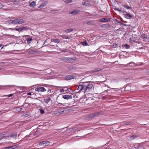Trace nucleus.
Wrapping results in <instances>:
<instances>
[{"instance_id":"13d9d810","label":"nucleus","mask_w":149,"mask_h":149,"mask_svg":"<svg viewBox=\"0 0 149 149\" xmlns=\"http://www.w3.org/2000/svg\"><path fill=\"white\" fill-rule=\"evenodd\" d=\"M122 25H126V24H123L122 23Z\"/></svg>"},{"instance_id":"f3484780","label":"nucleus","mask_w":149,"mask_h":149,"mask_svg":"<svg viewBox=\"0 0 149 149\" xmlns=\"http://www.w3.org/2000/svg\"><path fill=\"white\" fill-rule=\"evenodd\" d=\"M64 111V110H63V109H61L58 111H56V113H58V115H61L63 113Z\"/></svg>"},{"instance_id":"2eb2a0df","label":"nucleus","mask_w":149,"mask_h":149,"mask_svg":"<svg viewBox=\"0 0 149 149\" xmlns=\"http://www.w3.org/2000/svg\"><path fill=\"white\" fill-rule=\"evenodd\" d=\"M110 26V25L109 24H104L103 25L102 27L104 29L108 28Z\"/></svg>"},{"instance_id":"a18cd8bd","label":"nucleus","mask_w":149,"mask_h":149,"mask_svg":"<svg viewBox=\"0 0 149 149\" xmlns=\"http://www.w3.org/2000/svg\"><path fill=\"white\" fill-rule=\"evenodd\" d=\"M86 2H88V1H86L85 2H83L82 3V4L83 5H85L86 3Z\"/></svg>"},{"instance_id":"72a5a7b5","label":"nucleus","mask_w":149,"mask_h":149,"mask_svg":"<svg viewBox=\"0 0 149 149\" xmlns=\"http://www.w3.org/2000/svg\"><path fill=\"white\" fill-rule=\"evenodd\" d=\"M36 52L34 50L30 51L29 52L31 54H34Z\"/></svg>"},{"instance_id":"a19ab883","label":"nucleus","mask_w":149,"mask_h":149,"mask_svg":"<svg viewBox=\"0 0 149 149\" xmlns=\"http://www.w3.org/2000/svg\"><path fill=\"white\" fill-rule=\"evenodd\" d=\"M8 22L10 24H12V20H10L8 21Z\"/></svg>"},{"instance_id":"774afa93","label":"nucleus","mask_w":149,"mask_h":149,"mask_svg":"<svg viewBox=\"0 0 149 149\" xmlns=\"http://www.w3.org/2000/svg\"><path fill=\"white\" fill-rule=\"evenodd\" d=\"M1 70V68H0V70Z\"/></svg>"},{"instance_id":"338daca9","label":"nucleus","mask_w":149,"mask_h":149,"mask_svg":"<svg viewBox=\"0 0 149 149\" xmlns=\"http://www.w3.org/2000/svg\"><path fill=\"white\" fill-rule=\"evenodd\" d=\"M3 48V47H2V48H1V49H2V48Z\"/></svg>"},{"instance_id":"aec40b11","label":"nucleus","mask_w":149,"mask_h":149,"mask_svg":"<svg viewBox=\"0 0 149 149\" xmlns=\"http://www.w3.org/2000/svg\"><path fill=\"white\" fill-rule=\"evenodd\" d=\"M51 99L50 97H47L45 99V103H48L51 100Z\"/></svg>"},{"instance_id":"a878e982","label":"nucleus","mask_w":149,"mask_h":149,"mask_svg":"<svg viewBox=\"0 0 149 149\" xmlns=\"http://www.w3.org/2000/svg\"><path fill=\"white\" fill-rule=\"evenodd\" d=\"M14 30L17 31H18L19 32H21L22 31L21 28H15L14 29Z\"/></svg>"},{"instance_id":"c03bdc74","label":"nucleus","mask_w":149,"mask_h":149,"mask_svg":"<svg viewBox=\"0 0 149 149\" xmlns=\"http://www.w3.org/2000/svg\"><path fill=\"white\" fill-rule=\"evenodd\" d=\"M13 95V94H11L10 95H7V96H8V97H11Z\"/></svg>"},{"instance_id":"20e7f679","label":"nucleus","mask_w":149,"mask_h":149,"mask_svg":"<svg viewBox=\"0 0 149 149\" xmlns=\"http://www.w3.org/2000/svg\"><path fill=\"white\" fill-rule=\"evenodd\" d=\"M17 136V134L16 133L13 132L11 133L9 136L8 137H5V138H6L7 139H10L11 138H12L13 139H15L16 138Z\"/></svg>"},{"instance_id":"423d86ee","label":"nucleus","mask_w":149,"mask_h":149,"mask_svg":"<svg viewBox=\"0 0 149 149\" xmlns=\"http://www.w3.org/2000/svg\"><path fill=\"white\" fill-rule=\"evenodd\" d=\"M35 91L38 92H44L46 91V89L44 87H39L36 88L35 89Z\"/></svg>"},{"instance_id":"f8f14e48","label":"nucleus","mask_w":149,"mask_h":149,"mask_svg":"<svg viewBox=\"0 0 149 149\" xmlns=\"http://www.w3.org/2000/svg\"><path fill=\"white\" fill-rule=\"evenodd\" d=\"M51 42L57 43H58L60 42V40L59 39L52 38L51 39Z\"/></svg>"},{"instance_id":"1a4fd4ad","label":"nucleus","mask_w":149,"mask_h":149,"mask_svg":"<svg viewBox=\"0 0 149 149\" xmlns=\"http://www.w3.org/2000/svg\"><path fill=\"white\" fill-rule=\"evenodd\" d=\"M18 145H17L14 146L4 147L1 149H16L18 148Z\"/></svg>"},{"instance_id":"0eeeda50","label":"nucleus","mask_w":149,"mask_h":149,"mask_svg":"<svg viewBox=\"0 0 149 149\" xmlns=\"http://www.w3.org/2000/svg\"><path fill=\"white\" fill-rule=\"evenodd\" d=\"M73 96L72 94H70V95H65L62 96V97L64 99L68 100L69 99H71L72 98Z\"/></svg>"},{"instance_id":"8fccbe9b","label":"nucleus","mask_w":149,"mask_h":149,"mask_svg":"<svg viewBox=\"0 0 149 149\" xmlns=\"http://www.w3.org/2000/svg\"><path fill=\"white\" fill-rule=\"evenodd\" d=\"M64 89H63L61 90V91H60V92L61 93L64 92Z\"/></svg>"},{"instance_id":"b1692460","label":"nucleus","mask_w":149,"mask_h":149,"mask_svg":"<svg viewBox=\"0 0 149 149\" xmlns=\"http://www.w3.org/2000/svg\"><path fill=\"white\" fill-rule=\"evenodd\" d=\"M21 31L24 30H26L28 29V27L27 26H22L21 28Z\"/></svg>"},{"instance_id":"ea45409f","label":"nucleus","mask_w":149,"mask_h":149,"mask_svg":"<svg viewBox=\"0 0 149 149\" xmlns=\"http://www.w3.org/2000/svg\"><path fill=\"white\" fill-rule=\"evenodd\" d=\"M120 12H121L122 13H127L126 12H125L124 10H121H121H120Z\"/></svg>"},{"instance_id":"4c0bfd02","label":"nucleus","mask_w":149,"mask_h":149,"mask_svg":"<svg viewBox=\"0 0 149 149\" xmlns=\"http://www.w3.org/2000/svg\"><path fill=\"white\" fill-rule=\"evenodd\" d=\"M92 23H93V22L92 21H90V22H87V24H89V25H90V24H91Z\"/></svg>"},{"instance_id":"393cba45","label":"nucleus","mask_w":149,"mask_h":149,"mask_svg":"<svg viewBox=\"0 0 149 149\" xmlns=\"http://www.w3.org/2000/svg\"><path fill=\"white\" fill-rule=\"evenodd\" d=\"M17 19H15L14 20H12V24H17Z\"/></svg>"},{"instance_id":"6e6d98bb","label":"nucleus","mask_w":149,"mask_h":149,"mask_svg":"<svg viewBox=\"0 0 149 149\" xmlns=\"http://www.w3.org/2000/svg\"><path fill=\"white\" fill-rule=\"evenodd\" d=\"M107 91H108L107 90H105L104 92H102V93H105L106 92H107ZM103 94H104L103 93Z\"/></svg>"},{"instance_id":"603ef678","label":"nucleus","mask_w":149,"mask_h":149,"mask_svg":"<svg viewBox=\"0 0 149 149\" xmlns=\"http://www.w3.org/2000/svg\"><path fill=\"white\" fill-rule=\"evenodd\" d=\"M52 13H55L56 11L55 10H52Z\"/></svg>"},{"instance_id":"09e8293b","label":"nucleus","mask_w":149,"mask_h":149,"mask_svg":"<svg viewBox=\"0 0 149 149\" xmlns=\"http://www.w3.org/2000/svg\"><path fill=\"white\" fill-rule=\"evenodd\" d=\"M4 137V138H5V136H2V137H0V140L3 139Z\"/></svg>"},{"instance_id":"7c9ffc66","label":"nucleus","mask_w":149,"mask_h":149,"mask_svg":"<svg viewBox=\"0 0 149 149\" xmlns=\"http://www.w3.org/2000/svg\"><path fill=\"white\" fill-rule=\"evenodd\" d=\"M23 107H24V108H26L28 106V104L27 103H25V104H24L23 105Z\"/></svg>"},{"instance_id":"58836bf2","label":"nucleus","mask_w":149,"mask_h":149,"mask_svg":"<svg viewBox=\"0 0 149 149\" xmlns=\"http://www.w3.org/2000/svg\"><path fill=\"white\" fill-rule=\"evenodd\" d=\"M132 63L134 64V63L133 62H130V63H128L126 65H125V66H128V65H130V64H132Z\"/></svg>"},{"instance_id":"f704fd0d","label":"nucleus","mask_w":149,"mask_h":149,"mask_svg":"<svg viewBox=\"0 0 149 149\" xmlns=\"http://www.w3.org/2000/svg\"><path fill=\"white\" fill-rule=\"evenodd\" d=\"M39 144L40 145H44L45 144H44V141H42V142H39Z\"/></svg>"},{"instance_id":"4d7b16f0","label":"nucleus","mask_w":149,"mask_h":149,"mask_svg":"<svg viewBox=\"0 0 149 149\" xmlns=\"http://www.w3.org/2000/svg\"><path fill=\"white\" fill-rule=\"evenodd\" d=\"M117 20V22H118V23H121L120 22H119V21H118V20Z\"/></svg>"},{"instance_id":"4be33fe9","label":"nucleus","mask_w":149,"mask_h":149,"mask_svg":"<svg viewBox=\"0 0 149 149\" xmlns=\"http://www.w3.org/2000/svg\"><path fill=\"white\" fill-rule=\"evenodd\" d=\"M60 36L64 39H70L69 37V36H67L66 35L64 34L61 35Z\"/></svg>"},{"instance_id":"de8ad7c7","label":"nucleus","mask_w":149,"mask_h":149,"mask_svg":"<svg viewBox=\"0 0 149 149\" xmlns=\"http://www.w3.org/2000/svg\"><path fill=\"white\" fill-rule=\"evenodd\" d=\"M4 137V138H5V136H2V137H0V140L3 139Z\"/></svg>"},{"instance_id":"3c124183","label":"nucleus","mask_w":149,"mask_h":149,"mask_svg":"<svg viewBox=\"0 0 149 149\" xmlns=\"http://www.w3.org/2000/svg\"><path fill=\"white\" fill-rule=\"evenodd\" d=\"M72 100H73V101H72L73 103L72 104H74L75 102V100L74 99H73Z\"/></svg>"},{"instance_id":"f03ea898","label":"nucleus","mask_w":149,"mask_h":149,"mask_svg":"<svg viewBox=\"0 0 149 149\" xmlns=\"http://www.w3.org/2000/svg\"><path fill=\"white\" fill-rule=\"evenodd\" d=\"M60 59L65 62H73L76 60V58L75 57H72V58L63 57L60 58Z\"/></svg>"},{"instance_id":"9d476101","label":"nucleus","mask_w":149,"mask_h":149,"mask_svg":"<svg viewBox=\"0 0 149 149\" xmlns=\"http://www.w3.org/2000/svg\"><path fill=\"white\" fill-rule=\"evenodd\" d=\"M80 12V10L78 9L74 10L72 11L69 13L70 14L75 15L78 13Z\"/></svg>"},{"instance_id":"ddd939ff","label":"nucleus","mask_w":149,"mask_h":149,"mask_svg":"<svg viewBox=\"0 0 149 149\" xmlns=\"http://www.w3.org/2000/svg\"><path fill=\"white\" fill-rule=\"evenodd\" d=\"M48 3V2L47 1H45L44 2V3H42L41 5H40L38 8H42L44 6H45Z\"/></svg>"},{"instance_id":"473e14b6","label":"nucleus","mask_w":149,"mask_h":149,"mask_svg":"<svg viewBox=\"0 0 149 149\" xmlns=\"http://www.w3.org/2000/svg\"><path fill=\"white\" fill-rule=\"evenodd\" d=\"M136 137V135H132L131 136V139L133 140Z\"/></svg>"},{"instance_id":"5701e85b","label":"nucleus","mask_w":149,"mask_h":149,"mask_svg":"<svg viewBox=\"0 0 149 149\" xmlns=\"http://www.w3.org/2000/svg\"><path fill=\"white\" fill-rule=\"evenodd\" d=\"M81 43L82 45L84 46H88V43L86 41L81 42Z\"/></svg>"},{"instance_id":"f257e3e1","label":"nucleus","mask_w":149,"mask_h":149,"mask_svg":"<svg viewBox=\"0 0 149 149\" xmlns=\"http://www.w3.org/2000/svg\"><path fill=\"white\" fill-rule=\"evenodd\" d=\"M93 86V85L91 82L87 81L80 82L77 90L85 93L86 92H88L92 90Z\"/></svg>"},{"instance_id":"c756f323","label":"nucleus","mask_w":149,"mask_h":149,"mask_svg":"<svg viewBox=\"0 0 149 149\" xmlns=\"http://www.w3.org/2000/svg\"><path fill=\"white\" fill-rule=\"evenodd\" d=\"M39 110L40 111V113L41 114H42L45 113L44 110L42 109H39Z\"/></svg>"},{"instance_id":"9b49d317","label":"nucleus","mask_w":149,"mask_h":149,"mask_svg":"<svg viewBox=\"0 0 149 149\" xmlns=\"http://www.w3.org/2000/svg\"><path fill=\"white\" fill-rule=\"evenodd\" d=\"M100 21L101 22H108L109 21V19L107 18H102L100 19Z\"/></svg>"},{"instance_id":"0e129e2a","label":"nucleus","mask_w":149,"mask_h":149,"mask_svg":"<svg viewBox=\"0 0 149 149\" xmlns=\"http://www.w3.org/2000/svg\"><path fill=\"white\" fill-rule=\"evenodd\" d=\"M20 111L22 110V108H20Z\"/></svg>"},{"instance_id":"864d4df0","label":"nucleus","mask_w":149,"mask_h":149,"mask_svg":"<svg viewBox=\"0 0 149 149\" xmlns=\"http://www.w3.org/2000/svg\"><path fill=\"white\" fill-rule=\"evenodd\" d=\"M51 90L49 89L48 90L47 92H48V93H49V92H51Z\"/></svg>"},{"instance_id":"bf43d9fd","label":"nucleus","mask_w":149,"mask_h":149,"mask_svg":"<svg viewBox=\"0 0 149 149\" xmlns=\"http://www.w3.org/2000/svg\"><path fill=\"white\" fill-rule=\"evenodd\" d=\"M70 129L68 130V129H67V130H66V131H69V130Z\"/></svg>"},{"instance_id":"c85d7f7f","label":"nucleus","mask_w":149,"mask_h":149,"mask_svg":"<svg viewBox=\"0 0 149 149\" xmlns=\"http://www.w3.org/2000/svg\"><path fill=\"white\" fill-rule=\"evenodd\" d=\"M123 6H124L125 8H127L128 9H130L132 8L131 7H130L129 6H127L125 5H123Z\"/></svg>"},{"instance_id":"2f4dec72","label":"nucleus","mask_w":149,"mask_h":149,"mask_svg":"<svg viewBox=\"0 0 149 149\" xmlns=\"http://www.w3.org/2000/svg\"><path fill=\"white\" fill-rule=\"evenodd\" d=\"M72 0H66L65 1V2L66 3H71L72 2Z\"/></svg>"},{"instance_id":"4468645a","label":"nucleus","mask_w":149,"mask_h":149,"mask_svg":"<svg viewBox=\"0 0 149 149\" xmlns=\"http://www.w3.org/2000/svg\"><path fill=\"white\" fill-rule=\"evenodd\" d=\"M125 17L127 19H130L132 17V15L129 14H127L124 15Z\"/></svg>"},{"instance_id":"c9c22d12","label":"nucleus","mask_w":149,"mask_h":149,"mask_svg":"<svg viewBox=\"0 0 149 149\" xmlns=\"http://www.w3.org/2000/svg\"><path fill=\"white\" fill-rule=\"evenodd\" d=\"M44 143V144H47L49 143L50 142L47 141H43Z\"/></svg>"},{"instance_id":"e433bc0d","label":"nucleus","mask_w":149,"mask_h":149,"mask_svg":"<svg viewBox=\"0 0 149 149\" xmlns=\"http://www.w3.org/2000/svg\"><path fill=\"white\" fill-rule=\"evenodd\" d=\"M131 124V123L130 122H127V123H125V124H124V125H130V124Z\"/></svg>"},{"instance_id":"412c9836","label":"nucleus","mask_w":149,"mask_h":149,"mask_svg":"<svg viewBox=\"0 0 149 149\" xmlns=\"http://www.w3.org/2000/svg\"><path fill=\"white\" fill-rule=\"evenodd\" d=\"M26 39L27 40V42L28 44L30 43L32 40V38H27Z\"/></svg>"},{"instance_id":"052dcab7","label":"nucleus","mask_w":149,"mask_h":149,"mask_svg":"<svg viewBox=\"0 0 149 149\" xmlns=\"http://www.w3.org/2000/svg\"><path fill=\"white\" fill-rule=\"evenodd\" d=\"M148 40H149V37H147V38Z\"/></svg>"},{"instance_id":"e2e57ef3","label":"nucleus","mask_w":149,"mask_h":149,"mask_svg":"<svg viewBox=\"0 0 149 149\" xmlns=\"http://www.w3.org/2000/svg\"><path fill=\"white\" fill-rule=\"evenodd\" d=\"M111 88V89H113L112 88ZM113 89H117V88H113Z\"/></svg>"},{"instance_id":"69168bd1","label":"nucleus","mask_w":149,"mask_h":149,"mask_svg":"<svg viewBox=\"0 0 149 149\" xmlns=\"http://www.w3.org/2000/svg\"><path fill=\"white\" fill-rule=\"evenodd\" d=\"M2 46V45H0V47Z\"/></svg>"},{"instance_id":"5fc2aeb1","label":"nucleus","mask_w":149,"mask_h":149,"mask_svg":"<svg viewBox=\"0 0 149 149\" xmlns=\"http://www.w3.org/2000/svg\"><path fill=\"white\" fill-rule=\"evenodd\" d=\"M31 92H29L28 93V94L29 95H31Z\"/></svg>"},{"instance_id":"37998d69","label":"nucleus","mask_w":149,"mask_h":149,"mask_svg":"<svg viewBox=\"0 0 149 149\" xmlns=\"http://www.w3.org/2000/svg\"><path fill=\"white\" fill-rule=\"evenodd\" d=\"M15 85H8V86H4V87H13L15 86Z\"/></svg>"},{"instance_id":"39448f33","label":"nucleus","mask_w":149,"mask_h":149,"mask_svg":"<svg viewBox=\"0 0 149 149\" xmlns=\"http://www.w3.org/2000/svg\"><path fill=\"white\" fill-rule=\"evenodd\" d=\"M76 77L72 75H68L65 77V79L67 80H70L72 79H76Z\"/></svg>"},{"instance_id":"bb28decb","label":"nucleus","mask_w":149,"mask_h":149,"mask_svg":"<svg viewBox=\"0 0 149 149\" xmlns=\"http://www.w3.org/2000/svg\"><path fill=\"white\" fill-rule=\"evenodd\" d=\"M10 2H13L14 4H18V1H17V0H14V1H11Z\"/></svg>"},{"instance_id":"6e6552de","label":"nucleus","mask_w":149,"mask_h":149,"mask_svg":"<svg viewBox=\"0 0 149 149\" xmlns=\"http://www.w3.org/2000/svg\"><path fill=\"white\" fill-rule=\"evenodd\" d=\"M17 24H20L24 23L25 20L21 18L17 19Z\"/></svg>"},{"instance_id":"dca6fc26","label":"nucleus","mask_w":149,"mask_h":149,"mask_svg":"<svg viewBox=\"0 0 149 149\" xmlns=\"http://www.w3.org/2000/svg\"><path fill=\"white\" fill-rule=\"evenodd\" d=\"M73 31V30L72 29H69L64 31L63 32L66 33H68L72 31Z\"/></svg>"},{"instance_id":"680f3d73","label":"nucleus","mask_w":149,"mask_h":149,"mask_svg":"<svg viewBox=\"0 0 149 149\" xmlns=\"http://www.w3.org/2000/svg\"><path fill=\"white\" fill-rule=\"evenodd\" d=\"M102 97L103 99H104L105 98V96H103Z\"/></svg>"},{"instance_id":"cd10ccee","label":"nucleus","mask_w":149,"mask_h":149,"mask_svg":"<svg viewBox=\"0 0 149 149\" xmlns=\"http://www.w3.org/2000/svg\"><path fill=\"white\" fill-rule=\"evenodd\" d=\"M124 47L126 48V49H128L130 48V46L129 45L125 44L124 45Z\"/></svg>"},{"instance_id":"7ed1b4c3","label":"nucleus","mask_w":149,"mask_h":149,"mask_svg":"<svg viewBox=\"0 0 149 149\" xmlns=\"http://www.w3.org/2000/svg\"><path fill=\"white\" fill-rule=\"evenodd\" d=\"M102 112L100 111L91 113L87 116L88 119L89 120L91 118L97 116L99 115H102Z\"/></svg>"},{"instance_id":"a211bd4d","label":"nucleus","mask_w":149,"mask_h":149,"mask_svg":"<svg viewBox=\"0 0 149 149\" xmlns=\"http://www.w3.org/2000/svg\"><path fill=\"white\" fill-rule=\"evenodd\" d=\"M102 69L97 68L94 69L92 72H96L101 71Z\"/></svg>"},{"instance_id":"79ce46f5","label":"nucleus","mask_w":149,"mask_h":149,"mask_svg":"<svg viewBox=\"0 0 149 149\" xmlns=\"http://www.w3.org/2000/svg\"><path fill=\"white\" fill-rule=\"evenodd\" d=\"M115 10H117L118 11H120V10H121V9L119 10V8H115Z\"/></svg>"},{"instance_id":"49530a36","label":"nucleus","mask_w":149,"mask_h":149,"mask_svg":"<svg viewBox=\"0 0 149 149\" xmlns=\"http://www.w3.org/2000/svg\"><path fill=\"white\" fill-rule=\"evenodd\" d=\"M144 38L147 39V38L148 36L147 35H144Z\"/></svg>"},{"instance_id":"6ab92c4d","label":"nucleus","mask_w":149,"mask_h":149,"mask_svg":"<svg viewBox=\"0 0 149 149\" xmlns=\"http://www.w3.org/2000/svg\"><path fill=\"white\" fill-rule=\"evenodd\" d=\"M36 2L33 1L31 2L29 4V6L31 7H33L36 6Z\"/></svg>"}]
</instances>
